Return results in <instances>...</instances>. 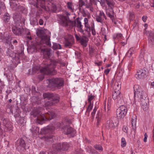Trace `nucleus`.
I'll return each mask as SVG.
<instances>
[{
    "mask_svg": "<svg viewBox=\"0 0 154 154\" xmlns=\"http://www.w3.org/2000/svg\"><path fill=\"white\" fill-rule=\"evenodd\" d=\"M106 19V17L104 13L102 11H100V12L98 15L96 17V20L99 22L103 24V21L104 19Z\"/></svg>",
    "mask_w": 154,
    "mask_h": 154,
    "instance_id": "nucleus-21",
    "label": "nucleus"
},
{
    "mask_svg": "<svg viewBox=\"0 0 154 154\" xmlns=\"http://www.w3.org/2000/svg\"><path fill=\"white\" fill-rule=\"evenodd\" d=\"M137 120L136 116L135 115L133 116L132 118L131 123L132 125L133 126L134 125H135L136 122Z\"/></svg>",
    "mask_w": 154,
    "mask_h": 154,
    "instance_id": "nucleus-35",
    "label": "nucleus"
},
{
    "mask_svg": "<svg viewBox=\"0 0 154 154\" xmlns=\"http://www.w3.org/2000/svg\"><path fill=\"white\" fill-rule=\"evenodd\" d=\"M3 51L2 49L1 46H0V57L3 55Z\"/></svg>",
    "mask_w": 154,
    "mask_h": 154,
    "instance_id": "nucleus-56",
    "label": "nucleus"
},
{
    "mask_svg": "<svg viewBox=\"0 0 154 154\" xmlns=\"http://www.w3.org/2000/svg\"><path fill=\"white\" fill-rule=\"evenodd\" d=\"M107 4L109 7H112L115 4L113 0H106Z\"/></svg>",
    "mask_w": 154,
    "mask_h": 154,
    "instance_id": "nucleus-30",
    "label": "nucleus"
},
{
    "mask_svg": "<svg viewBox=\"0 0 154 154\" xmlns=\"http://www.w3.org/2000/svg\"><path fill=\"white\" fill-rule=\"evenodd\" d=\"M101 33L103 35H104V38L105 39H106V31L105 28H102L101 30Z\"/></svg>",
    "mask_w": 154,
    "mask_h": 154,
    "instance_id": "nucleus-39",
    "label": "nucleus"
},
{
    "mask_svg": "<svg viewBox=\"0 0 154 154\" xmlns=\"http://www.w3.org/2000/svg\"><path fill=\"white\" fill-rule=\"evenodd\" d=\"M85 27L86 28L85 30L88 32H90L91 30V28L90 26L87 23L85 24Z\"/></svg>",
    "mask_w": 154,
    "mask_h": 154,
    "instance_id": "nucleus-44",
    "label": "nucleus"
},
{
    "mask_svg": "<svg viewBox=\"0 0 154 154\" xmlns=\"http://www.w3.org/2000/svg\"><path fill=\"white\" fill-rule=\"evenodd\" d=\"M110 70V69H107L104 71V73L107 75Z\"/></svg>",
    "mask_w": 154,
    "mask_h": 154,
    "instance_id": "nucleus-53",
    "label": "nucleus"
},
{
    "mask_svg": "<svg viewBox=\"0 0 154 154\" xmlns=\"http://www.w3.org/2000/svg\"><path fill=\"white\" fill-rule=\"evenodd\" d=\"M74 35L76 40L79 41L82 45L85 46L87 45L86 43L88 40L87 37L84 35L81 36L80 35H79L77 34H75Z\"/></svg>",
    "mask_w": 154,
    "mask_h": 154,
    "instance_id": "nucleus-14",
    "label": "nucleus"
},
{
    "mask_svg": "<svg viewBox=\"0 0 154 154\" xmlns=\"http://www.w3.org/2000/svg\"><path fill=\"white\" fill-rule=\"evenodd\" d=\"M106 0H100L99 2H100L101 5L103 7L106 5Z\"/></svg>",
    "mask_w": 154,
    "mask_h": 154,
    "instance_id": "nucleus-45",
    "label": "nucleus"
},
{
    "mask_svg": "<svg viewBox=\"0 0 154 154\" xmlns=\"http://www.w3.org/2000/svg\"><path fill=\"white\" fill-rule=\"evenodd\" d=\"M37 35L41 39L40 41L41 44L45 43V45H50V39L49 38L45 33L44 31L42 30H39L36 32Z\"/></svg>",
    "mask_w": 154,
    "mask_h": 154,
    "instance_id": "nucleus-8",
    "label": "nucleus"
},
{
    "mask_svg": "<svg viewBox=\"0 0 154 154\" xmlns=\"http://www.w3.org/2000/svg\"><path fill=\"white\" fill-rule=\"evenodd\" d=\"M94 96L92 95H90L88 96V100L89 104H92L91 101L94 99Z\"/></svg>",
    "mask_w": 154,
    "mask_h": 154,
    "instance_id": "nucleus-43",
    "label": "nucleus"
},
{
    "mask_svg": "<svg viewBox=\"0 0 154 154\" xmlns=\"http://www.w3.org/2000/svg\"><path fill=\"white\" fill-rule=\"evenodd\" d=\"M42 44L37 43L32 45L29 49V51L31 53L35 52L38 50L40 49L42 47Z\"/></svg>",
    "mask_w": 154,
    "mask_h": 154,
    "instance_id": "nucleus-19",
    "label": "nucleus"
},
{
    "mask_svg": "<svg viewBox=\"0 0 154 154\" xmlns=\"http://www.w3.org/2000/svg\"><path fill=\"white\" fill-rule=\"evenodd\" d=\"M127 107L123 105H121L116 110V115L118 119H123L127 112Z\"/></svg>",
    "mask_w": 154,
    "mask_h": 154,
    "instance_id": "nucleus-9",
    "label": "nucleus"
},
{
    "mask_svg": "<svg viewBox=\"0 0 154 154\" xmlns=\"http://www.w3.org/2000/svg\"><path fill=\"white\" fill-rule=\"evenodd\" d=\"M85 2L82 1V0H80L79 3V7H82L85 4Z\"/></svg>",
    "mask_w": 154,
    "mask_h": 154,
    "instance_id": "nucleus-48",
    "label": "nucleus"
},
{
    "mask_svg": "<svg viewBox=\"0 0 154 154\" xmlns=\"http://www.w3.org/2000/svg\"><path fill=\"white\" fill-rule=\"evenodd\" d=\"M147 135L146 133H145L144 134V138L143 139V141L145 142H146V140L147 139Z\"/></svg>",
    "mask_w": 154,
    "mask_h": 154,
    "instance_id": "nucleus-55",
    "label": "nucleus"
},
{
    "mask_svg": "<svg viewBox=\"0 0 154 154\" xmlns=\"http://www.w3.org/2000/svg\"><path fill=\"white\" fill-rule=\"evenodd\" d=\"M84 24L88 23V20L87 18H85L84 19Z\"/></svg>",
    "mask_w": 154,
    "mask_h": 154,
    "instance_id": "nucleus-60",
    "label": "nucleus"
},
{
    "mask_svg": "<svg viewBox=\"0 0 154 154\" xmlns=\"http://www.w3.org/2000/svg\"><path fill=\"white\" fill-rule=\"evenodd\" d=\"M72 39H68L65 38V41L64 42V46L66 48H70L72 45L73 43V37H72Z\"/></svg>",
    "mask_w": 154,
    "mask_h": 154,
    "instance_id": "nucleus-22",
    "label": "nucleus"
},
{
    "mask_svg": "<svg viewBox=\"0 0 154 154\" xmlns=\"http://www.w3.org/2000/svg\"><path fill=\"white\" fill-rule=\"evenodd\" d=\"M110 106H111L110 101L108 100V103H107V111H108L109 110V109H110Z\"/></svg>",
    "mask_w": 154,
    "mask_h": 154,
    "instance_id": "nucleus-49",
    "label": "nucleus"
},
{
    "mask_svg": "<svg viewBox=\"0 0 154 154\" xmlns=\"http://www.w3.org/2000/svg\"><path fill=\"white\" fill-rule=\"evenodd\" d=\"M61 146L62 150H66L69 147V144L66 142H63L62 143Z\"/></svg>",
    "mask_w": 154,
    "mask_h": 154,
    "instance_id": "nucleus-27",
    "label": "nucleus"
},
{
    "mask_svg": "<svg viewBox=\"0 0 154 154\" xmlns=\"http://www.w3.org/2000/svg\"><path fill=\"white\" fill-rule=\"evenodd\" d=\"M101 117V114L99 113L97 114V116H96V118L97 119V123H99V122L100 121Z\"/></svg>",
    "mask_w": 154,
    "mask_h": 154,
    "instance_id": "nucleus-46",
    "label": "nucleus"
},
{
    "mask_svg": "<svg viewBox=\"0 0 154 154\" xmlns=\"http://www.w3.org/2000/svg\"><path fill=\"white\" fill-rule=\"evenodd\" d=\"M147 18V17L146 16H143L142 17V19H143V21L144 22H145L146 21Z\"/></svg>",
    "mask_w": 154,
    "mask_h": 154,
    "instance_id": "nucleus-62",
    "label": "nucleus"
},
{
    "mask_svg": "<svg viewBox=\"0 0 154 154\" xmlns=\"http://www.w3.org/2000/svg\"><path fill=\"white\" fill-rule=\"evenodd\" d=\"M145 29L144 34L147 35L149 45L150 46L154 45V33L151 31H147Z\"/></svg>",
    "mask_w": 154,
    "mask_h": 154,
    "instance_id": "nucleus-11",
    "label": "nucleus"
},
{
    "mask_svg": "<svg viewBox=\"0 0 154 154\" xmlns=\"http://www.w3.org/2000/svg\"><path fill=\"white\" fill-rule=\"evenodd\" d=\"M65 133V134H71L72 137H73L76 132V131L73 128L70 127L67 128Z\"/></svg>",
    "mask_w": 154,
    "mask_h": 154,
    "instance_id": "nucleus-24",
    "label": "nucleus"
},
{
    "mask_svg": "<svg viewBox=\"0 0 154 154\" xmlns=\"http://www.w3.org/2000/svg\"><path fill=\"white\" fill-rule=\"evenodd\" d=\"M79 29V31L81 32H83L84 30L82 29V27L78 28Z\"/></svg>",
    "mask_w": 154,
    "mask_h": 154,
    "instance_id": "nucleus-61",
    "label": "nucleus"
},
{
    "mask_svg": "<svg viewBox=\"0 0 154 154\" xmlns=\"http://www.w3.org/2000/svg\"><path fill=\"white\" fill-rule=\"evenodd\" d=\"M135 51V49L134 47H132L130 48L126 54V56L128 57H130L131 55L134 54Z\"/></svg>",
    "mask_w": 154,
    "mask_h": 154,
    "instance_id": "nucleus-25",
    "label": "nucleus"
},
{
    "mask_svg": "<svg viewBox=\"0 0 154 154\" xmlns=\"http://www.w3.org/2000/svg\"><path fill=\"white\" fill-rule=\"evenodd\" d=\"M39 70V68L37 66L33 67L32 69V74H34L36 72Z\"/></svg>",
    "mask_w": 154,
    "mask_h": 154,
    "instance_id": "nucleus-41",
    "label": "nucleus"
},
{
    "mask_svg": "<svg viewBox=\"0 0 154 154\" xmlns=\"http://www.w3.org/2000/svg\"><path fill=\"white\" fill-rule=\"evenodd\" d=\"M116 36L118 38H122V35L121 33L117 34L116 35Z\"/></svg>",
    "mask_w": 154,
    "mask_h": 154,
    "instance_id": "nucleus-63",
    "label": "nucleus"
},
{
    "mask_svg": "<svg viewBox=\"0 0 154 154\" xmlns=\"http://www.w3.org/2000/svg\"><path fill=\"white\" fill-rule=\"evenodd\" d=\"M22 26H15L12 28V32L16 35H20L22 34L23 28Z\"/></svg>",
    "mask_w": 154,
    "mask_h": 154,
    "instance_id": "nucleus-20",
    "label": "nucleus"
},
{
    "mask_svg": "<svg viewBox=\"0 0 154 154\" xmlns=\"http://www.w3.org/2000/svg\"><path fill=\"white\" fill-rule=\"evenodd\" d=\"M39 23L40 25H42L43 23V21L42 19H40L39 21Z\"/></svg>",
    "mask_w": 154,
    "mask_h": 154,
    "instance_id": "nucleus-59",
    "label": "nucleus"
},
{
    "mask_svg": "<svg viewBox=\"0 0 154 154\" xmlns=\"http://www.w3.org/2000/svg\"><path fill=\"white\" fill-rule=\"evenodd\" d=\"M25 144L23 140L20 139L17 140L16 146L18 150L20 152H22L25 151Z\"/></svg>",
    "mask_w": 154,
    "mask_h": 154,
    "instance_id": "nucleus-12",
    "label": "nucleus"
},
{
    "mask_svg": "<svg viewBox=\"0 0 154 154\" xmlns=\"http://www.w3.org/2000/svg\"><path fill=\"white\" fill-rule=\"evenodd\" d=\"M7 43L9 45V47L8 49V51H7V55L10 57H12L13 59L16 58V54L14 53L12 50L14 48V47L13 45L11 44L10 42L7 41Z\"/></svg>",
    "mask_w": 154,
    "mask_h": 154,
    "instance_id": "nucleus-15",
    "label": "nucleus"
},
{
    "mask_svg": "<svg viewBox=\"0 0 154 154\" xmlns=\"http://www.w3.org/2000/svg\"><path fill=\"white\" fill-rule=\"evenodd\" d=\"M24 121L23 118H21L20 120V123L23 125L24 124Z\"/></svg>",
    "mask_w": 154,
    "mask_h": 154,
    "instance_id": "nucleus-54",
    "label": "nucleus"
},
{
    "mask_svg": "<svg viewBox=\"0 0 154 154\" xmlns=\"http://www.w3.org/2000/svg\"><path fill=\"white\" fill-rule=\"evenodd\" d=\"M49 130L48 128H44L41 129L40 131V133L42 134H47L49 132Z\"/></svg>",
    "mask_w": 154,
    "mask_h": 154,
    "instance_id": "nucleus-32",
    "label": "nucleus"
},
{
    "mask_svg": "<svg viewBox=\"0 0 154 154\" xmlns=\"http://www.w3.org/2000/svg\"><path fill=\"white\" fill-rule=\"evenodd\" d=\"M92 107V104H89V105L88 106V107L87 108V112H89L91 110Z\"/></svg>",
    "mask_w": 154,
    "mask_h": 154,
    "instance_id": "nucleus-47",
    "label": "nucleus"
},
{
    "mask_svg": "<svg viewBox=\"0 0 154 154\" xmlns=\"http://www.w3.org/2000/svg\"><path fill=\"white\" fill-rule=\"evenodd\" d=\"M44 99H51L50 101L46 102L45 104L46 109H49L51 106L55 105L59 101L60 97L58 95L54 94L52 93H44L43 94Z\"/></svg>",
    "mask_w": 154,
    "mask_h": 154,
    "instance_id": "nucleus-4",
    "label": "nucleus"
},
{
    "mask_svg": "<svg viewBox=\"0 0 154 154\" xmlns=\"http://www.w3.org/2000/svg\"><path fill=\"white\" fill-rule=\"evenodd\" d=\"M10 16L8 13H5L3 16V20L5 22H8L10 20Z\"/></svg>",
    "mask_w": 154,
    "mask_h": 154,
    "instance_id": "nucleus-26",
    "label": "nucleus"
},
{
    "mask_svg": "<svg viewBox=\"0 0 154 154\" xmlns=\"http://www.w3.org/2000/svg\"><path fill=\"white\" fill-rule=\"evenodd\" d=\"M53 147L54 149L57 151L62 150L61 145L60 143L54 144L53 146Z\"/></svg>",
    "mask_w": 154,
    "mask_h": 154,
    "instance_id": "nucleus-28",
    "label": "nucleus"
},
{
    "mask_svg": "<svg viewBox=\"0 0 154 154\" xmlns=\"http://www.w3.org/2000/svg\"><path fill=\"white\" fill-rule=\"evenodd\" d=\"M134 100H140L143 106H147L148 103V98L146 92L142 90L138 85L134 87Z\"/></svg>",
    "mask_w": 154,
    "mask_h": 154,
    "instance_id": "nucleus-2",
    "label": "nucleus"
},
{
    "mask_svg": "<svg viewBox=\"0 0 154 154\" xmlns=\"http://www.w3.org/2000/svg\"><path fill=\"white\" fill-rule=\"evenodd\" d=\"M5 85L4 82L0 80V94L2 93V90L4 88Z\"/></svg>",
    "mask_w": 154,
    "mask_h": 154,
    "instance_id": "nucleus-36",
    "label": "nucleus"
},
{
    "mask_svg": "<svg viewBox=\"0 0 154 154\" xmlns=\"http://www.w3.org/2000/svg\"><path fill=\"white\" fill-rule=\"evenodd\" d=\"M48 61L49 63H45V66L40 69V71L42 74L41 77H39L40 80H42L44 79L43 74L54 75L57 73V71L54 69L56 65V62L54 61L50 60H48Z\"/></svg>",
    "mask_w": 154,
    "mask_h": 154,
    "instance_id": "nucleus-3",
    "label": "nucleus"
},
{
    "mask_svg": "<svg viewBox=\"0 0 154 154\" xmlns=\"http://www.w3.org/2000/svg\"><path fill=\"white\" fill-rule=\"evenodd\" d=\"M133 57H132L131 59V61H130L129 63L128 64V66L130 67H131L133 64L132 62V59Z\"/></svg>",
    "mask_w": 154,
    "mask_h": 154,
    "instance_id": "nucleus-58",
    "label": "nucleus"
},
{
    "mask_svg": "<svg viewBox=\"0 0 154 154\" xmlns=\"http://www.w3.org/2000/svg\"><path fill=\"white\" fill-rule=\"evenodd\" d=\"M152 137L153 138V142H154V128L152 131Z\"/></svg>",
    "mask_w": 154,
    "mask_h": 154,
    "instance_id": "nucleus-64",
    "label": "nucleus"
},
{
    "mask_svg": "<svg viewBox=\"0 0 154 154\" xmlns=\"http://www.w3.org/2000/svg\"><path fill=\"white\" fill-rule=\"evenodd\" d=\"M8 41V42H10L11 44H12L13 45L14 47V46H15L17 44H18V42L17 41V40L16 39H13L12 41V42H10L9 41L7 40V42Z\"/></svg>",
    "mask_w": 154,
    "mask_h": 154,
    "instance_id": "nucleus-38",
    "label": "nucleus"
},
{
    "mask_svg": "<svg viewBox=\"0 0 154 154\" xmlns=\"http://www.w3.org/2000/svg\"><path fill=\"white\" fill-rule=\"evenodd\" d=\"M2 124L5 127V129L7 131L9 132L12 131V125L11 122L7 119H4L3 120Z\"/></svg>",
    "mask_w": 154,
    "mask_h": 154,
    "instance_id": "nucleus-18",
    "label": "nucleus"
},
{
    "mask_svg": "<svg viewBox=\"0 0 154 154\" xmlns=\"http://www.w3.org/2000/svg\"><path fill=\"white\" fill-rule=\"evenodd\" d=\"M117 124V120L116 118H113L111 120L107 121L106 124V128L109 129L113 128Z\"/></svg>",
    "mask_w": 154,
    "mask_h": 154,
    "instance_id": "nucleus-16",
    "label": "nucleus"
},
{
    "mask_svg": "<svg viewBox=\"0 0 154 154\" xmlns=\"http://www.w3.org/2000/svg\"><path fill=\"white\" fill-rule=\"evenodd\" d=\"M52 48L54 50H56L57 49H61L62 48L60 44L54 43L53 44Z\"/></svg>",
    "mask_w": 154,
    "mask_h": 154,
    "instance_id": "nucleus-31",
    "label": "nucleus"
},
{
    "mask_svg": "<svg viewBox=\"0 0 154 154\" xmlns=\"http://www.w3.org/2000/svg\"><path fill=\"white\" fill-rule=\"evenodd\" d=\"M39 128L37 126H32V132L36 133L37 132L39 133Z\"/></svg>",
    "mask_w": 154,
    "mask_h": 154,
    "instance_id": "nucleus-33",
    "label": "nucleus"
},
{
    "mask_svg": "<svg viewBox=\"0 0 154 154\" xmlns=\"http://www.w3.org/2000/svg\"><path fill=\"white\" fill-rule=\"evenodd\" d=\"M128 127L127 126H124L123 130L125 133H127L128 132Z\"/></svg>",
    "mask_w": 154,
    "mask_h": 154,
    "instance_id": "nucleus-50",
    "label": "nucleus"
},
{
    "mask_svg": "<svg viewBox=\"0 0 154 154\" xmlns=\"http://www.w3.org/2000/svg\"><path fill=\"white\" fill-rule=\"evenodd\" d=\"M12 8H15L16 7H17L16 10H17L18 11H22L24 10L25 8L24 7L20 5L17 6L16 4L15 5L13 3V2H11L10 4Z\"/></svg>",
    "mask_w": 154,
    "mask_h": 154,
    "instance_id": "nucleus-23",
    "label": "nucleus"
},
{
    "mask_svg": "<svg viewBox=\"0 0 154 154\" xmlns=\"http://www.w3.org/2000/svg\"><path fill=\"white\" fill-rule=\"evenodd\" d=\"M91 31H92V34L93 35H96V32H95L94 29V28L92 27L91 28Z\"/></svg>",
    "mask_w": 154,
    "mask_h": 154,
    "instance_id": "nucleus-57",
    "label": "nucleus"
},
{
    "mask_svg": "<svg viewBox=\"0 0 154 154\" xmlns=\"http://www.w3.org/2000/svg\"><path fill=\"white\" fill-rule=\"evenodd\" d=\"M13 19L15 22V25L19 26H22L24 24L25 20L22 17L21 15L18 14H16L13 16Z\"/></svg>",
    "mask_w": 154,
    "mask_h": 154,
    "instance_id": "nucleus-10",
    "label": "nucleus"
},
{
    "mask_svg": "<svg viewBox=\"0 0 154 154\" xmlns=\"http://www.w3.org/2000/svg\"><path fill=\"white\" fill-rule=\"evenodd\" d=\"M96 108H95L94 109H93V111L92 112L91 115H92V117H93L96 113Z\"/></svg>",
    "mask_w": 154,
    "mask_h": 154,
    "instance_id": "nucleus-52",
    "label": "nucleus"
},
{
    "mask_svg": "<svg viewBox=\"0 0 154 154\" xmlns=\"http://www.w3.org/2000/svg\"><path fill=\"white\" fill-rule=\"evenodd\" d=\"M126 142L124 138H122L121 139V146L122 147H124L126 145Z\"/></svg>",
    "mask_w": 154,
    "mask_h": 154,
    "instance_id": "nucleus-40",
    "label": "nucleus"
},
{
    "mask_svg": "<svg viewBox=\"0 0 154 154\" xmlns=\"http://www.w3.org/2000/svg\"><path fill=\"white\" fill-rule=\"evenodd\" d=\"M106 14L107 16L110 17L112 19L113 18V12L112 10H111V11H110V12H109L108 11H107Z\"/></svg>",
    "mask_w": 154,
    "mask_h": 154,
    "instance_id": "nucleus-34",
    "label": "nucleus"
},
{
    "mask_svg": "<svg viewBox=\"0 0 154 154\" xmlns=\"http://www.w3.org/2000/svg\"><path fill=\"white\" fill-rule=\"evenodd\" d=\"M51 44H50V45L49 46H50ZM45 45V44L44 43L42 44V47L41 48H40V49L41 50L42 52L43 53V54L44 55V58H47L49 57L51 55V50L50 48H43L45 47L46 45Z\"/></svg>",
    "mask_w": 154,
    "mask_h": 154,
    "instance_id": "nucleus-17",
    "label": "nucleus"
},
{
    "mask_svg": "<svg viewBox=\"0 0 154 154\" xmlns=\"http://www.w3.org/2000/svg\"><path fill=\"white\" fill-rule=\"evenodd\" d=\"M60 23L63 26H66L69 25L71 27L76 26V22L70 20L67 17L61 15L60 16Z\"/></svg>",
    "mask_w": 154,
    "mask_h": 154,
    "instance_id": "nucleus-7",
    "label": "nucleus"
},
{
    "mask_svg": "<svg viewBox=\"0 0 154 154\" xmlns=\"http://www.w3.org/2000/svg\"><path fill=\"white\" fill-rule=\"evenodd\" d=\"M76 26L78 28L82 27L83 26L82 25L81 22L79 20L78 18L77 19V21L76 23Z\"/></svg>",
    "mask_w": 154,
    "mask_h": 154,
    "instance_id": "nucleus-37",
    "label": "nucleus"
},
{
    "mask_svg": "<svg viewBox=\"0 0 154 154\" xmlns=\"http://www.w3.org/2000/svg\"><path fill=\"white\" fill-rule=\"evenodd\" d=\"M40 109L39 108L35 109L31 112V115L36 118L37 123L38 124H42L44 121L50 120L56 116L55 113L52 111H49L45 115L42 114L40 111Z\"/></svg>",
    "mask_w": 154,
    "mask_h": 154,
    "instance_id": "nucleus-1",
    "label": "nucleus"
},
{
    "mask_svg": "<svg viewBox=\"0 0 154 154\" xmlns=\"http://www.w3.org/2000/svg\"><path fill=\"white\" fill-rule=\"evenodd\" d=\"M115 91L112 94V98L115 100L118 104H122L124 103L122 95L120 91V86L119 85H115Z\"/></svg>",
    "mask_w": 154,
    "mask_h": 154,
    "instance_id": "nucleus-5",
    "label": "nucleus"
},
{
    "mask_svg": "<svg viewBox=\"0 0 154 154\" xmlns=\"http://www.w3.org/2000/svg\"><path fill=\"white\" fill-rule=\"evenodd\" d=\"M67 6L68 8L71 11H73L74 8H73V5L71 2H68L67 3Z\"/></svg>",
    "mask_w": 154,
    "mask_h": 154,
    "instance_id": "nucleus-29",
    "label": "nucleus"
},
{
    "mask_svg": "<svg viewBox=\"0 0 154 154\" xmlns=\"http://www.w3.org/2000/svg\"><path fill=\"white\" fill-rule=\"evenodd\" d=\"M75 54L77 56V58H79L81 57V53L77 51H76L75 53Z\"/></svg>",
    "mask_w": 154,
    "mask_h": 154,
    "instance_id": "nucleus-51",
    "label": "nucleus"
},
{
    "mask_svg": "<svg viewBox=\"0 0 154 154\" xmlns=\"http://www.w3.org/2000/svg\"><path fill=\"white\" fill-rule=\"evenodd\" d=\"M148 72L147 70L145 69H141L137 71L135 75L136 78L138 79H144L148 75Z\"/></svg>",
    "mask_w": 154,
    "mask_h": 154,
    "instance_id": "nucleus-13",
    "label": "nucleus"
},
{
    "mask_svg": "<svg viewBox=\"0 0 154 154\" xmlns=\"http://www.w3.org/2000/svg\"><path fill=\"white\" fill-rule=\"evenodd\" d=\"M48 80L49 86L52 88H60L63 86L64 84V79L61 78H54Z\"/></svg>",
    "mask_w": 154,
    "mask_h": 154,
    "instance_id": "nucleus-6",
    "label": "nucleus"
},
{
    "mask_svg": "<svg viewBox=\"0 0 154 154\" xmlns=\"http://www.w3.org/2000/svg\"><path fill=\"white\" fill-rule=\"evenodd\" d=\"M94 148L97 150L102 151L103 148L102 147L98 145H96L94 146Z\"/></svg>",
    "mask_w": 154,
    "mask_h": 154,
    "instance_id": "nucleus-42",
    "label": "nucleus"
}]
</instances>
